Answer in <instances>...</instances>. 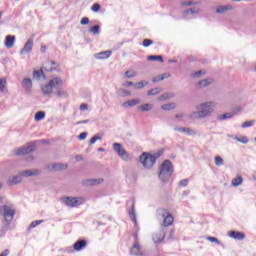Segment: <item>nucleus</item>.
<instances>
[{
	"instance_id": "nucleus-1",
	"label": "nucleus",
	"mask_w": 256,
	"mask_h": 256,
	"mask_svg": "<svg viewBox=\"0 0 256 256\" xmlns=\"http://www.w3.org/2000/svg\"><path fill=\"white\" fill-rule=\"evenodd\" d=\"M215 102L213 101H206L199 103L195 106L194 111L189 114V119L193 121L199 119H207V117H211L213 113H215Z\"/></svg>"
},
{
	"instance_id": "nucleus-2",
	"label": "nucleus",
	"mask_w": 256,
	"mask_h": 256,
	"mask_svg": "<svg viewBox=\"0 0 256 256\" xmlns=\"http://www.w3.org/2000/svg\"><path fill=\"white\" fill-rule=\"evenodd\" d=\"M159 215H162L164 217L163 223L161 225L162 233L160 234V237L157 238V236L154 237V243H161L165 239V234L167 233V227L173 225L174 218L171 214L167 212L165 209H160L158 211Z\"/></svg>"
},
{
	"instance_id": "nucleus-3",
	"label": "nucleus",
	"mask_w": 256,
	"mask_h": 256,
	"mask_svg": "<svg viewBox=\"0 0 256 256\" xmlns=\"http://www.w3.org/2000/svg\"><path fill=\"white\" fill-rule=\"evenodd\" d=\"M173 163L169 160H165L159 167L158 177L160 181L163 183H167L171 179V175H173Z\"/></svg>"
},
{
	"instance_id": "nucleus-4",
	"label": "nucleus",
	"mask_w": 256,
	"mask_h": 256,
	"mask_svg": "<svg viewBox=\"0 0 256 256\" xmlns=\"http://www.w3.org/2000/svg\"><path fill=\"white\" fill-rule=\"evenodd\" d=\"M161 157V152H157L154 154H150L147 152L142 153L140 156V163L143 165L144 169H152L153 165H155L157 159Z\"/></svg>"
},
{
	"instance_id": "nucleus-5",
	"label": "nucleus",
	"mask_w": 256,
	"mask_h": 256,
	"mask_svg": "<svg viewBox=\"0 0 256 256\" xmlns=\"http://www.w3.org/2000/svg\"><path fill=\"white\" fill-rule=\"evenodd\" d=\"M63 85V80L59 77L53 78L49 83L41 86V91L43 95L53 94V89H59Z\"/></svg>"
},
{
	"instance_id": "nucleus-6",
	"label": "nucleus",
	"mask_w": 256,
	"mask_h": 256,
	"mask_svg": "<svg viewBox=\"0 0 256 256\" xmlns=\"http://www.w3.org/2000/svg\"><path fill=\"white\" fill-rule=\"evenodd\" d=\"M64 205L67 207H79V205H83L87 200L84 197H64L61 199Z\"/></svg>"
},
{
	"instance_id": "nucleus-7",
	"label": "nucleus",
	"mask_w": 256,
	"mask_h": 256,
	"mask_svg": "<svg viewBox=\"0 0 256 256\" xmlns=\"http://www.w3.org/2000/svg\"><path fill=\"white\" fill-rule=\"evenodd\" d=\"M0 215H3L6 223H11V221H13V217H15V210L7 205L0 206Z\"/></svg>"
},
{
	"instance_id": "nucleus-8",
	"label": "nucleus",
	"mask_w": 256,
	"mask_h": 256,
	"mask_svg": "<svg viewBox=\"0 0 256 256\" xmlns=\"http://www.w3.org/2000/svg\"><path fill=\"white\" fill-rule=\"evenodd\" d=\"M113 149L123 161H131V155H129L128 151L123 149V145H121V143H114Z\"/></svg>"
},
{
	"instance_id": "nucleus-9",
	"label": "nucleus",
	"mask_w": 256,
	"mask_h": 256,
	"mask_svg": "<svg viewBox=\"0 0 256 256\" xmlns=\"http://www.w3.org/2000/svg\"><path fill=\"white\" fill-rule=\"evenodd\" d=\"M35 151V144L28 143L27 145L20 147L15 150V155H27L31 152Z\"/></svg>"
},
{
	"instance_id": "nucleus-10",
	"label": "nucleus",
	"mask_w": 256,
	"mask_h": 256,
	"mask_svg": "<svg viewBox=\"0 0 256 256\" xmlns=\"http://www.w3.org/2000/svg\"><path fill=\"white\" fill-rule=\"evenodd\" d=\"M131 255H144L143 249L139 244V239L137 238V234H135V242L130 250Z\"/></svg>"
},
{
	"instance_id": "nucleus-11",
	"label": "nucleus",
	"mask_w": 256,
	"mask_h": 256,
	"mask_svg": "<svg viewBox=\"0 0 256 256\" xmlns=\"http://www.w3.org/2000/svg\"><path fill=\"white\" fill-rule=\"evenodd\" d=\"M103 183V178H92L82 181L84 187H95V185H101Z\"/></svg>"
},
{
	"instance_id": "nucleus-12",
	"label": "nucleus",
	"mask_w": 256,
	"mask_h": 256,
	"mask_svg": "<svg viewBox=\"0 0 256 256\" xmlns=\"http://www.w3.org/2000/svg\"><path fill=\"white\" fill-rule=\"evenodd\" d=\"M21 175L23 177H39V175H41V170L39 169L24 170L21 172Z\"/></svg>"
},
{
	"instance_id": "nucleus-13",
	"label": "nucleus",
	"mask_w": 256,
	"mask_h": 256,
	"mask_svg": "<svg viewBox=\"0 0 256 256\" xmlns=\"http://www.w3.org/2000/svg\"><path fill=\"white\" fill-rule=\"evenodd\" d=\"M174 131H178V133H185V135L190 136L197 135V131L189 127H175Z\"/></svg>"
},
{
	"instance_id": "nucleus-14",
	"label": "nucleus",
	"mask_w": 256,
	"mask_h": 256,
	"mask_svg": "<svg viewBox=\"0 0 256 256\" xmlns=\"http://www.w3.org/2000/svg\"><path fill=\"white\" fill-rule=\"evenodd\" d=\"M31 51H33V38L27 40L23 49L20 51V55L31 53Z\"/></svg>"
},
{
	"instance_id": "nucleus-15",
	"label": "nucleus",
	"mask_w": 256,
	"mask_h": 256,
	"mask_svg": "<svg viewBox=\"0 0 256 256\" xmlns=\"http://www.w3.org/2000/svg\"><path fill=\"white\" fill-rule=\"evenodd\" d=\"M22 87L26 93H31V89L33 88V81L31 78H24L22 80Z\"/></svg>"
},
{
	"instance_id": "nucleus-16",
	"label": "nucleus",
	"mask_w": 256,
	"mask_h": 256,
	"mask_svg": "<svg viewBox=\"0 0 256 256\" xmlns=\"http://www.w3.org/2000/svg\"><path fill=\"white\" fill-rule=\"evenodd\" d=\"M227 11H233L232 5H220L216 8V13L219 15H223V13H227Z\"/></svg>"
},
{
	"instance_id": "nucleus-17",
	"label": "nucleus",
	"mask_w": 256,
	"mask_h": 256,
	"mask_svg": "<svg viewBox=\"0 0 256 256\" xmlns=\"http://www.w3.org/2000/svg\"><path fill=\"white\" fill-rule=\"evenodd\" d=\"M85 247H87V241L85 240H78L73 245L74 251H82Z\"/></svg>"
},
{
	"instance_id": "nucleus-18",
	"label": "nucleus",
	"mask_w": 256,
	"mask_h": 256,
	"mask_svg": "<svg viewBox=\"0 0 256 256\" xmlns=\"http://www.w3.org/2000/svg\"><path fill=\"white\" fill-rule=\"evenodd\" d=\"M15 45V36L13 35H7L5 38V47L7 49H12V47Z\"/></svg>"
},
{
	"instance_id": "nucleus-19",
	"label": "nucleus",
	"mask_w": 256,
	"mask_h": 256,
	"mask_svg": "<svg viewBox=\"0 0 256 256\" xmlns=\"http://www.w3.org/2000/svg\"><path fill=\"white\" fill-rule=\"evenodd\" d=\"M228 235L232 239H237L238 241H243V239H245V234H243L241 232L230 231V232H228Z\"/></svg>"
},
{
	"instance_id": "nucleus-20",
	"label": "nucleus",
	"mask_w": 256,
	"mask_h": 256,
	"mask_svg": "<svg viewBox=\"0 0 256 256\" xmlns=\"http://www.w3.org/2000/svg\"><path fill=\"white\" fill-rule=\"evenodd\" d=\"M69 165L65 163H54L51 165L52 171H65Z\"/></svg>"
},
{
	"instance_id": "nucleus-21",
	"label": "nucleus",
	"mask_w": 256,
	"mask_h": 256,
	"mask_svg": "<svg viewBox=\"0 0 256 256\" xmlns=\"http://www.w3.org/2000/svg\"><path fill=\"white\" fill-rule=\"evenodd\" d=\"M139 103H141L140 99H131V100H128V101L124 102L122 104V107L127 109L129 107H135V105H139Z\"/></svg>"
},
{
	"instance_id": "nucleus-22",
	"label": "nucleus",
	"mask_w": 256,
	"mask_h": 256,
	"mask_svg": "<svg viewBox=\"0 0 256 256\" xmlns=\"http://www.w3.org/2000/svg\"><path fill=\"white\" fill-rule=\"evenodd\" d=\"M21 181H23V175H21V173L16 176L9 177V183L12 185H18V183H21Z\"/></svg>"
},
{
	"instance_id": "nucleus-23",
	"label": "nucleus",
	"mask_w": 256,
	"mask_h": 256,
	"mask_svg": "<svg viewBox=\"0 0 256 256\" xmlns=\"http://www.w3.org/2000/svg\"><path fill=\"white\" fill-rule=\"evenodd\" d=\"M111 51L107 50V51H103V52H99L97 54H95V58L96 59H109V57H111Z\"/></svg>"
},
{
	"instance_id": "nucleus-24",
	"label": "nucleus",
	"mask_w": 256,
	"mask_h": 256,
	"mask_svg": "<svg viewBox=\"0 0 256 256\" xmlns=\"http://www.w3.org/2000/svg\"><path fill=\"white\" fill-rule=\"evenodd\" d=\"M7 89V78L0 79V93H8Z\"/></svg>"
},
{
	"instance_id": "nucleus-25",
	"label": "nucleus",
	"mask_w": 256,
	"mask_h": 256,
	"mask_svg": "<svg viewBox=\"0 0 256 256\" xmlns=\"http://www.w3.org/2000/svg\"><path fill=\"white\" fill-rule=\"evenodd\" d=\"M176 108H177L176 103H167L161 106V109H163V111H171Z\"/></svg>"
},
{
	"instance_id": "nucleus-26",
	"label": "nucleus",
	"mask_w": 256,
	"mask_h": 256,
	"mask_svg": "<svg viewBox=\"0 0 256 256\" xmlns=\"http://www.w3.org/2000/svg\"><path fill=\"white\" fill-rule=\"evenodd\" d=\"M232 117H235V113L228 112V113L219 115L218 119L219 121H225V119H232Z\"/></svg>"
},
{
	"instance_id": "nucleus-27",
	"label": "nucleus",
	"mask_w": 256,
	"mask_h": 256,
	"mask_svg": "<svg viewBox=\"0 0 256 256\" xmlns=\"http://www.w3.org/2000/svg\"><path fill=\"white\" fill-rule=\"evenodd\" d=\"M117 95H119V97H131V92L129 90L120 88L117 91Z\"/></svg>"
},
{
	"instance_id": "nucleus-28",
	"label": "nucleus",
	"mask_w": 256,
	"mask_h": 256,
	"mask_svg": "<svg viewBox=\"0 0 256 256\" xmlns=\"http://www.w3.org/2000/svg\"><path fill=\"white\" fill-rule=\"evenodd\" d=\"M211 83H213V80L211 79H204L198 82L199 87H201L202 89L205 87H209V85H211Z\"/></svg>"
},
{
	"instance_id": "nucleus-29",
	"label": "nucleus",
	"mask_w": 256,
	"mask_h": 256,
	"mask_svg": "<svg viewBox=\"0 0 256 256\" xmlns=\"http://www.w3.org/2000/svg\"><path fill=\"white\" fill-rule=\"evenodd\" d=\"M201 13V9L194 7L185 11V15H197Z\"/></svg>"
},
{
	"instance_id": "nucleus-30",
	"label": "nucleus",
	"mask_w": 256,
	"mask_h": 256,
	"mask_svg": "<svg viewBox=\"0 0 256 256\" xmlns=\"http://www.w3.org/2000/svg\"><path fill=\"white\" fill-rule=\"evenodd\" d=\"M151 109H153V104H144L138 107V110L142 111L143 113L146 111H151Z\"/></svg>"
},
{
	"instance_id": "nucleus-31",
	"label": "nucleus",
	"mask_w": 256,
	"mask_h": 256,
	"mask_svg": "<svg viewBox=\"0 0 256 256\" xmlns=\"http://www.w3.org/2000/svg\"><path fill=\"white\" fill-rule=\"evenodd\" d=\"M169 77L168 74H160L152 79V83H159V81H163Z\"/></svg>"
},
{
	"instance_id": "nucleus-32",
	"label": "nucleus",
	"mask_w": 256,
	"mask_h": 256,
	"mask_svg": "<svg viewBox=\"0 0 256 256\" xmlns=\"http://www.w3.org/2000/svg\"><path fill=\"white\" fill-rule=\"evenodd\" d=\"M35 121H43V119H45V112L44 111H38L36 112L35 116H34Z\"/></svg>"
},
{
	"instance_id": "nucleus-33",
	"label": "nucleus",
	"mask_w": 256,
	"mask_h": 256,
	"mask_svg": "<svg viewBox=\"0 0 256 256\" xmlns=\"http://www.w3.org/2000/svg\"><path fill=\"white\" fill-rule=\"evenodd\" d=\"M243 183V177L238 176L232 180L233 187H239Z\"/></svg>"
},
{
	"instance_id": "nucleus-34",
	"label": "nucleus",
	"mask_w": 256,
	"mask_h": 256,
	"mask_svg": "<svg viewBox=\"0 0 256 256\" xmlns=\"http://www.w3.org/2000/svg\"><path fill=\"white\" fill-rule=\"evenodd\" d=\"M33 77H34V79H37V81H39V79H41V77H44V79H45V75H43V70H34Z\"/></svg>"
},
{
	"instance_id": "nucleus-35",
	"label": "nucleus",
	"mask_w": 256,
	"mask_h": 256,
	"mask_svg": "<svg viewBox=\"0 0 256 256\" xmlns=\"http://www.w3.org/2000/svg\"><path fill=\"white\" fill-rule=\"evenodd\" d=\"M148 61H160V63H163V56H155L151 55L147 57Z\"/></svg>"
},
{
	"instance_id": "nucleus-36",
	"label": "nucleus",
	"mask_w": 256,
	"mask_h": 256,
	"mask_svg": "<svg viewBox=\"0 0 256 256\" xmlns=\"http://www.w3.org/2000/svg\"><path fill=\"white\" fill-rule=\"evenodd\" d=\"M182 5H183L184 7H191V6H193V5H199V2L193 1V0H189V1H184V2H182Z\"/></svg>"
},
{
	"instance_id": "nucleus-37",
	"label": "nucleus",
	"mask_w": 256,
	"mask_h": 256,
	"mask_svg": "<svg viewBox=\"0 0 256 256\" xmlns=\"http://www.w3.org/2000/svg\"><path fill=\"white\" fill-rule=\"evenodd\" d=\"M130 219L137 224V217L135 216V208L132 206L131 211L129 212Z\"/></svg>"
},
{
	"instance_id": "nucleus-38",
	"label": "nucleus",
	"mask_w": 256,
	"mask_h": 256,
	"mask_svg": "<svg viewBox=\"0 0 256 256\" xmlns=\"http://www.w3.org/2000/svg\"><path fill=\"white\" fill-rule=\"evenodd\" d=\"M149 85V82H138L134 84L135 89H143L144 87H147Z\"/></svg>"
},
{
	"instance_id": "nucleus-39",
	"label": "nucleus",
	"mask_w": 256,
	"mask_h": 256,
	"mask_svg": "<svg viewBox=\"0 0 256 256\" xmlns=\"http://www.w3.org/2000/svg\"><path fill=\"white\" fill-rule=\"evenodd\" d=\"M89 31L90 33H93V35H99V33H101L99 25L91 27Z\"/></svg>"
},
{
	"instance_id": "nucleus-40",
	"label": "nucleus",
	"mask_w": 256,
	"mask_h": 256,
	"mask_svg": "<svg viewBox=\"0 0 256 256\" xmlns=\"http://www.w3.org/2000/svg\"><path fill=\"white\" fill-rule=\"evenodd\" d=\"M161 93V88L156 87L148 91L147 95H159Z\"/></svg>"
},
{
	"instance_id": "nucleus-41",
	"label": "nucleus",
	"mask_w": 256,
	"mask_h": 256,
	"mask_svg": "<svg viewBox=\"0 0 256 256\" xmlns=\"http://www.w3.org/2000/svg\"><path fill=\"white\" fill-rule=\"evenodd\" d=\"M49 65H57V63H55V61H47L45 63V65L43 66V69L45 71H53V68H47V66H49Z\"/></svg>"
},
{
	"instance_id": "nucleus-42",
	"label": "nucleus",
	"mask_w": 256,
	"mask_h": 256,
	"mask_svg": "<svg viewBox=\"0 0 256 256\" xmlns=\"http://www.w3.org/2000/svg\"><path fill=\"white\" fill-rule=\"evenodd\" d=\"M173 94L165 93L159 97V101H167V99H171Z\"/></svg>"
},
{
	"instance_id": "nucleus-43",
	"label": "nucleus",
	"mask_w": 256,
	"mask_h": 256,
	"mask_svg": "<svg viewBox=\"0 0 256 256\" xmlns=\"http://www.w3.org/2000/svg\"><path fill=\"white\" fill-rule=\"evenodd\" d=\"M214 161L217 167H221V165H223V158H221V156H216Z\"/></svg>"
},
{
	"instance_id": "nucleus-44",
	"label": "nucleus",
	"mask_w": 256,
	"mask_h": 256,
	"mask_svg": "<svg viewBox=\"0 0 256 256\" xmlns=\"http://www.w3.org/2000/svg\"><path fill=\"white\" fill-rule=\"evenodd\" d=\"M101 136H93L90 139L89 145H95V143H97V141H101Z\"/></svg>"
},
{
	"instance_id": "nucleus-45",
	"label": "nucleus",
	"mask_w": 256,
	"mask_h": 256,
	"mask_svg": "<svg viewBox=\"0 0 256 256\" xmlns=\"http://www.w3.org/2000/svg\"><path fill=\"white\" fill-rule=\"evenodd\" d=\"M137 73H135V71H126L125 72V76L128 78V79H133V77H136Z\"/></svg>"
},
{
	"instance_id": "nucleus-46",
	"label": "nucleus",
	"mask_w": 256,
	"mask_h": 256,
	"mask_svg": "<svg viewBox=\"0 0 256 256\" xmlns=\"http://www.w3.org/2000/svg\"><path fill=\"white\" fill-rule=\"evenodd\" d=\"M252 125H255V121L251 120V121H245L243 124H242V128L245 129L247 127H252Z\"/></svg>"
},
{
	"instance_id": "nucleus-47",
	"label": "nucleus",
	"mask_w": 256,
	"mask_h": 256,
	"mask_svg": "<svg viewBox=\"0 0 256 256\" xmlns=\"http://www.w3.org/2000/svg\"><path fill=\"white\" fill-rule=\"evenodd\" d=\"M41 223H43V220H36V221H33V222L30 224V229H33V228L37 227V225H41Z\"/></svg>"
},
{
	"instance_id": "nucleus-48",
	"label": "nucleus",
	"mask_w": 256,
	"mask_h": 256,
	"mask_svg": "<svg viewBox=\"0 0 256 256\" xmlns=\"http://www.w3.org/2000/svg\"><path fill=\"white\" fill-rule=\"evenodd\" d=\"M235 139L236 141H239V143H244V144L249 143V139H247V137H242V138L235 137Z\"/></svg>"
},
{
	"instance_id": "nucleus-49",
	"label": "nucleus",
	"mask_w": 256,
	"mask_h": 256,
	"mask_svg": "<svg viewBox=\"0 0 256 256\" xmlns=\"http://www.w3.org/2000/svg\"><path fill=\"white\" fill-rule=\"evenodd\" d=\"M149 45H153V40H151V39H144L143 40V47H149Z\"/></svg>"
},
{
	"instance_id": "nucleus-50",
	"label": "nucleus",
	"mask_w": 256,
	"mask_h": 256,
	"mask_svg": "<svg viewBox=\"0 0 256 256\" xmlns=\"http://www.w3.org/2000/svg\"><path fill=\"white\" fill-rule=\"evenodd\" d=\"M92 11H94V13H97L98 11H100L101 10V5H99V4H93V6H92Z\"/></svg>"
},
{
	"instance_id": "nucleus-51",
	"label": "nucleus",
	"mask_w": 256,
	"mask_h": 256,
	"mask_svg": "<svg viewBox=\"0 0 256 256\" xmlns=\"http://www.w3.org/2000/svg\"><path fill=\"white\" fill-rule=\"evenodd\" d=\"M189 185V180L188 179H183L179 182L180 187H187Z\"/></svg>"
},
{
	"instance_id": "nucleus-52",
	"label": "nucleus",
	"mask_w": 256,
	"mask_h": 256,
	"mask_svg": "<svg viewBox=\"0 0 256 256\" xmlns=\"http://www.w3.org/2000/svg\"><path fill=\"white\" fill-rule=\"evenodd\" d=\"M208 241L211 243H217V245H221V242L215 237H208Z\"/></svg>"
},
{
	"instance_id": "nucleus-53",
	"label": "nucleus",
	"mask_w": 256,
	"mask_h": 256,
	"mask_svg": "<svg viewBox=\"0 0 256 256\" xmlns=\"http://www.w3.org/2000/svg\"><path fill=\"white\" fill-rule=\"evenodd\" d=\"M78 139L80 141H83L85 139H87V132H82L79 136H78Z\"/></svg>"
},
{
	"instance_id": "nucleus-54",
	"label": "nucleus",
	"mask_w": 256,
	"mask_h": 256,
	"mask_svg": "<svg viewBox=\"0 0 256 256\" xmlns=\"http://www.w3.org/2000/svg\"><path fill=\"white\" fill-rule=\"evenodd\" d=\"M80 23L81 25H89V19L87 17H83Z\"/></svg>"
},
{
	"instance_id": "nucleus-55",
	"label": "nucleus",
	"mask_w": 256,
	"mask_h": 256,
	"mask_svg": "<svg viewBox=\"0 0 256 256\" xmlns=\"http://www.w3.org/2000/svg\"><path fill=\"white\" fill-rule=\"evenodd\" d=\"M57 95L59 97H67V92L63 90H58Z\"/></svg>"
},
{
	"instance_id": "nucleus-56",
	"label": "nucleus",
	"mask_w": 256,
	"mask_h": 256,
	"mask_svg": "<svg viewBox=\"0 0 256 256\" xmlns=\"http://www.w3.org/2000/svg\"><path fill=\"white\" fill-rule=\"evenodd\" d=\"M87 109H89V106L85 103L80 105V111H87Z\"/></svg>"
},
{
	"instance_id": "nucleus-57",
	"label": "nucleus",
	"mask_w": 256,
	"mask_h": 256,
	"mask_svg": "<svg viewBox=\"0 0 256 256\" xmlns=\"http://www.w3.org/2000/svg\"><path fill=\"white\" fill-rule=\"evenodd\" d=\"M202 75H205V72L200 70V71L195 72L193 74V77H201Z\"/></svg>"
},
{
	"instance_id": "nucleus-58",
	"label": "nucleus",
	"mask_w": 256,
	"mask_h": 256,
	"mask_svg": "<svg viewBox=\"0 0 256 256\" xmlns=\"http://www.w3.org/2000/svg\"><path fill=\"white\" fill-rule=\"evenodd\" d=\"M161 233H163V230L160 228V231L153 235V241H155V237H157V239H159L161 237Z\"/></svg>"
},
{
	"instance_id": "nucleus-59",
	"label": "nucleus",
	"mask_w": 256,
	"mask_h": 256,
	"mask_svg": "<svg viewBox=\"0 0 256 256\" xmlns=\"http://www.w3.org/2000/svg\"><path fill=\"white\" fill-rule=\"evenodd\" d=\"M132 85H134V84L131 81H126L123 83V87H132Z\"/></svg>"
},
{
	"instance_id": "nucleus-60",
	"label": "nucleus",
	"mask_w": 256,
	"mask_h": 256,
	"mask_svg": "<svg viewBox=\"0 0 256 256\" xmlns=\"http://www.w3.org/2000/svg\"><path fill=\"white\" fill-rule=\"evenodd\" d=\"M7 255H9V249L4 250V251L0 254V256H7Z\"/></svg>"
},
{
	"instance_id": "nucleus-61",
	"label": "nucleus",
	"mask_w": 256,
	"mask_h": 256,
	"mask_svg": "<svg viewBox=\"0 0 256 256\" xmlns=\"http://www.w3.org/2000/svg\"><path fill=\"white\" fill-rule=\"evenodd\" d=\"M175 117H176V119H183V117H185V114H183V113L176 114Z\"/></svg>"
},
{
	"instance_id": "nucleus-62",
	"label": "nucleus",
	"mask_w": 256,
	"mask_h": 256,
	"mask_svg": "<svg viewBox=\"0 0 256 256\" xmlns=\"http://www.w3.org/2000/svg\"><path fill=\"white\" fill-rule=\"evenodd\" d=\"M89 120H83V121H79L76 123V125H81V124H85V123H88Z\"/></svg>"
},
{
	"instance_id": "nucleus-63",
	"label": "nucleus",
	"mask_w": 256,
	"mask_h": 256,
	"mask_svg": "<svg viewBox=\"0 0 256 256\" xmlns=\"http://www.w3.org/2000/svg\"><path fill=\"white\" fill-rule=\"evenodd\" d=\"M76 161H83V157L82 156H76Z\"/></svg>"
},
{
	"instance_id": "nucleus-64",
	"label": "nucleus",
	"mask_w": 256,
	"mask_h": 256,
	"mask_svg": "<svg viewBox=\"0 0 256 256\" xmlns=\"http://www.w3.org/2000/svg\"><path fill=\"white\" fill-rule=\"evenodd\" d=\"M242 109H243V108L238 107V108H236V111H242Z\"/></svg>"
}]
</instances>
